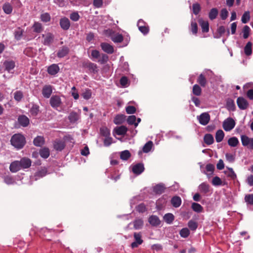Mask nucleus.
I'll use <instances>...</instances> for the list:
<instances>
[{"label": "nucleus", "instance_id": "nucleus-1", "mask_svg": "<svg viewBox=\"0 0 253 253\" xmlns=\"http://www.w3.org/2000/svg\"><path fill=\"white\" fill-rule=\"evenodd\" d=\"M11 144L16 148L21 149L24 146L26 141L24 136L21 134H14L10 140Z\"/></svg>", "mask_w": 253, "mask_h": 253}, {"label": "nucleus", "instance_id": "nucleus-2", "mask_svg": "<svg viewBox=\"0 0 253 253\" xmlns=\"http://www.w3.org/2000/svg\"><path fill=\"white\" fill-rule=\"evenodd\" d=\"M236 123L233 119L229 117L223 122L222 127L226 131H230L235 127Z\"/></svg>", "mask_w": 253, "mask_h": 253}, {"label": "nucleus", "instance_id": "nucleus-3", "mask_svg": "<svg viewBox=\"0 0 253 253\" xmlns=\"http://www.w3.org/2000/svg\"><path fill=\"white\" fill-rule=\"evenodd\" d=\"M241 140L243 146L249 149L253 150V138L249 137L246 135H242Z\"/></svg>", "mask_w": 253, "mask_h": 253}, {"label": "nucleus", "instance_id": "nucleus-4", "mask_svg": "<svg viewBox=\"0 0 253 253\" xmlns=\"http://www.w3.org/2000/svg\"><path fill=\"white\" fill-rule=\"evenodd\" d=\"M51 106L56 110L58 107H60L62 105V100L60 97L57 95H53L51 97L49 100Z\"/></svg>", "mask_w": 253, "mask_h": 253}, {"label": "nucleus", "instance_id": "nucleus-5", "mask_svg": "<svg viewBox=\"0 0 253 253\" xmlns=\"http://www.w3.org/2000/svg\"><path fill=\"white\" fill-rule=\"evenodd\" d=\"M133 237L134 238V241L131 244V247L132 248H135L141 245L143 243V241L142 239V235L140 232L134 233Z\"/></svg>", "mask_w": 253, "mask_h": 253}, {"label": "nucleus", "instance_id": "nucleus-6", "mask_svg": "<svg viewBox=\"0 0 253 253\" xmlns=\"http://www.w3.org/2000/svg\"><path fill=\"white\" fill-rule=\"evenodd\" d=\"M197 119L200 124L205 126L209 123L210 120V116L208 113H203L200 116H197Z\"/></svg>", "mask_w": 253, "mask_h": 253}, {"label": "nucleus", "instance_id": "nucleus-7", "mask_svg": "<svg viewBox=\"0 0 253 253\" xmlns=\"http://www.w3.org/2000/svg\"><path fill=\"white\" fill-rule=\"evenodd\" d=\"M42 43L44 45H49L53 41L54 36L50 33L42 35Z\"/></svg>", "mask_w": 253, "mask_h": 253}, {"label": "nucleus", "instance_id": "nucleus-8", "mask_svg": "<svg viewBox=\"0 0 253 253\" xmlns=\"http://www.w3.org/2000/svg\"><path fill=\"white\" fill-rule=\"evenodd\" d=\"M237 104L241 110H245L249 106V103L247 100L243 97H239L237 99Z\"/></svg>", "mask_w": 253, "mask_h": 253}, {"label": "nucleus", "instance_id": "nucleus-9", "mask_svg": "<svg viewBox=\"0 0 253 253\" xmlns=\"http://www.w3.org/2000/svg\"><path fill=\"white\" fill-rule=\"evenodd\" d=\"M132 172L136 175L140 174L144 170L143 164L138 163L131 166Z\"/></svg>", "mask_w": 253, "mask_h": 253}, {"label": "nucleus", "instance_id": "nucleus-10", "mask_svg": "<svg viewBox=\"0 0 253 253\" xmlns=\"http://www.w3.org/2000/svg\"><path fill=\"white\" fill-rule=\"evenodd\" d=\"M59 70L60 68L57 64H52L48 67L47 72L49 75L54 76L59 72Z\"/></svg>", "mask_w": 253, "mask_h": 253}, {"label": "nucleus", "instance_id": "nucleus-11", "mask_svg": "<svg viewBox=\"0 0 253 253\" xmlns=\"http://www.w3.org/2000/svg\"><path fill=\"white\" fill-rule=\"evenodd\" d=\"M52 92V87L50 85H44L42 89V94L44 97L48 98Z\"/></svg>", "mask_w": 253, "mask_h": 253}, {"label": "nucleus", "instance_id": "nucleus-12", "mask_svg": "<svg viewBox=\"0 0 253 253\" xmlns=\"http://www.w3.org/2000/svg\"><path fill=\"white\" fill-rule=\"evenodd\" d=\"M100 46L102 49L108 54H112L114 51L113 46L108 43L102 42L101 43Z\"/></svg>", "mask_w": 253, "mask_h": 253}, {"label": "nucleus", "instance_id": "nucleus-13", "mask_svg": "<svg viewBox=\"0 0 253 253\" xmlns=\"http://www.w3.org/2000/svg\"><path fill=\"white\" fill-rule=\"evenodd\" d=\"M29 107L30 108L29 112L31 116L36 117L39 113V106L33 103L29 104Z\"/></svg>", "mask_w": 253, "mask_h": 253}, {"label": "nucleus", "instance_id": "nucleus-14", "mask_svg": "<svg viewBox=\"0 0 253 253\" xmlns=\"http://www.w3.org/2000/svg\"><path fill=\"white\" fill-rule=\"evenodd\" d=\"M9 169L12 172H16L21 169L20 163L19 161H15L12 162L9 166Z\"/></svg>", "mask_w": 253, "mask_h": 253}, {"label": "nucleus", "instance_id": "nucleus-15", "mask_svg": "<svg viewBox=\"0 0 253 253\" xmlns=\"http://www.w3.org/2000/svg\"><path fill=\"white\" fill-rule=\"evenodd\" d=\"M19 161L21 169L29 168L32 164V162L30 159L27 158H23Z\"/></svg>", "mask_w": 253, "mask_h": 253}, {"label": "nucleus", "instance_id": "nucleus-16", "mask_svg": "<svg viewBox=\"0 0 253 253\" xmlns=\"http://www.w3.org/2000/svg\"><path fill=\"white\" fill-rule=\"evenodd\" d=\"M60 25L64 30H67L70 27V22L66 17L62 18L60 20Z\"/></svg>", "mask_w": 253, "mask_h": 253}, {"label": "nucleus", "instance_id": "nucleus-17", "mask_svg": "<svg viewBox=\"0 0 253 253\" xmlns=\"http://www.w3.org/2000/svg\"><path fill=\"white\" fill-rule=\"evenodd\" d=\"M127 128L124 126L116 127L114 128L113 133L119 135H124L126 133Z\"/></svg>", "mask_w": 253, "mask_h": 253}, {"label": "nucleus", "instance_id": "nucleus-18", "mask_svg": "<svg viewBox=\"0 0 253 253\" xmlns=\"http://www.w3.org/2000/svg\"><path fill=\"white\" fill-rule=\"evenodd\" d=\"M18 122L22 126L25 127L29 124V118L25 115H22L18 117Z\"/></svg>", "mask_w": 253, "mask_h": 253}, {"label": "nucleus", "instance_id": "nucleus-19", "mask_svg": "<svg viewBox=\"0 0 253 253\" xmlns=\"http://www.w3.org/2000/svg\"><path fill=\"white\" fill-rule=\"evenodd\" d=\"M54 148L58 151H62L65 147V142L61 140H55L53 144Z\"/></svg>", "mask_w": 253, "mask_h": 253}, {"label": "nucleus", "instance_id": "nucleus-20", "mask_svg": "<svg viewBox=\"0 0 253 253\" xmlns=\"http://www.w3.org/2000/svg\"><path fill=\"white\" fill-rule=\"evenodd\" d=\"M199 23L202 28L203 32L207 33L209 31V24L208 21H205L201 18L199 20Z\"/></svg>", "mask_w": 253, "mask_h": 253}, {"label": "nucleus", "instance_id": "nucleus-21", "mask_svg": "<svg viewBox=\"0 0 253 253\" xmlns=\"http://www.w3.org/2000/svg\"><path fill=\"white\" fill-rule=\"evenodd\" d=\"M198 188L200 192L204 194H207L210 192V185L205 182L201 183Z\"/></svg>", "mask_w": 253, "mask_h": 253}, {"label": "nucleus", "instance_id": "nucleus-22", "mask_svg": "<svg viewBox=\"0 0 253 253\" xmlns=\"http://www.w3.org/2000/svg\"><path fill=\"white\" fill-rule=\"evenodd\" d=\"M149 222L152 226H158L160 224L159 217L156 215H152L149 218Z\"/></svg>", "mask_w": 253, "mask_h": 253}, {"label": "nucleus", "instance_id": "nucleus-23", "mask_svg": "<svg viewBox=\"0 0 253 253\" xmlns=\"http://www.w3.org/2000/svg\"><path fill=\"white\" fill-rule=\"evenodd\" d=\"M164 221L169 224H170L172 223L174 219V216L171 213H168L165 214L164 216Z\"/></svg>", "mask_w": 253, "mask_h": 253}, {"label": "nucleus", "instance_id": "nucleus-24", "mask_svg": "<svg viewBox=\"0 0 253 253\" xmlns=\"http://www.w3.org/2000/svg\"><path fill=\"white\" fill-rule=\"evenodd\" d=\"M3 65L5 67V70L8 72H10L12 69L15 67V62L13 61H5Z\"/></svg>", "mask_w": 253, "mask_h": 253}, {"label": "nucleus", "instance_id": "nucleus-25", "mask_svg": "<svg viewBox=\"0 0 253 253\" xmlns=\"http://www.w3.org/2000/svg\"><path fill=\"white\" fill-rule=\"evenodd\" d=\"M171 203L174 207L178 208L181 204V199L179 197L174 196L171 199Z\"/></svg>", "mask_w": 253, "mask_h": 253}, {"label": "nucleus", "instance_id": "nucleus-26", "mask_svg": "<svg viewBox=\"0 0 253 253\" xmlns=\"http://www.w3.org/2000/svg\"><path fill=\"white\" fill-rule=\"evenodd\" d=\"M191 208L194 211L200 213L203 211V207L197 203H193L191 205Z\"/></svg>", "mask_w": 253, "mask_h": 253}, {"label": "nucleus", "instance_id": "nucleus-27", "mask_svg": "<svg viewBox=\"0 0 253 253\" xmlns=\"http://www.w3.org/2000/svg\"><path fill=\"white\" fill-rule=\"evenodd\" d=\"M224 137V133L221 129L218 130L215 133V140L218 143L222 141Z\"/></svg>", "mask_w": 253, "mask_h": 253}, {"label": "nucleus", "instance_id": "nucleus-28", "mask_svg": "<svg viewBox=\"0 0 253 253\" xmlns=\"http://www.w3.org/2000/svg\"><path fill=\"white\" fill-rule=\"evenodd\" d=\"M79 115L74 112H71L68 116V119L71 123L76 122L79 120Z\"/></svg>", "mask_w": 253, "mask_h": 253}, {"label": "nucleus", "instance_id": "nucleus-29", "mask_svg": "<svg viewBox=\"0 0 253 253\" xmlns=\"http://www.w3.org/2000/svg\"><path fill=\"white\" fill-rule=\"evenodd\" d=\"M239 143L238 138L235 136L232 137L228 140V144L233 147H236Z\"/></svg>", "mask_w": 253, "mask_h": 253}, {"label": "nucleus", "instance_id": "nucleus-30", "mask_svg": "<svg viewBox=\"0 0 253 253\" xmlns=\"http://www.w3.org/2000/svg\"><path fill=\"white\" fill-rule=\"evenodd\" d=\"M206 169L207 173H205L207 174L208 178H210L213 174L214 170V166L212 164H209L207 165Z\"/></svg>", "mask_w": 253, "mask_h": 253}, {"label": "nucleus", "instance_id": "nucleus-31", "mask_svg": "<svg viewBox=\"0 0 253 253\" xmlns=\"http://www.w3.org/2000/svg\"><path fill=\"white\" fill-rule=\"evenodd\" d=\"M34 144L36 146H41L44 144V138L41 136H38L34 140Z\"/></svg>", "mask_w": 253, "mask_h": 253}, {"label": "nucleus", "instance_id": "nucleus-32", "mask_svg": "<svg viewBox=\"0 0 253 253\" xmlns=\"http://www.w3.org/2000/svg\"><path fill=\"white\" fill-rule=\"evenodd\" d=\"M111 39L114 42H121L123 40V37L121 34L117 33L111 35Z\"/></svg>", "mask_w": 253, "mask_h": 253}, {"label": "nucleus", "instance_id": "nucleus-33", "mask_svg": "<svg viewBox=\"0 0 253 253\" xmlns=\"http://www.w3.org/2000/svg\"><path fill=\"white\" fill-rule=\"evenodd\" d=\"M204 140L205 143L208 145L212 144L214 142L213 137L211 134H206L204 136Z\"/></svg>", "mask_w": 253, "mask_h": 253}, {"label": "nucleus", "instance_id": "nucleus-34", "mask_svg": "<svg viewBox=\"0 0 253 253\" xmlns=\"http://www.w3.org/2000/svg\"><path fill=\"white\" fill-rule=\"evenodd\" d=\"M165 187L162 184H158L153 187V191L157 194H161L164 191Z\"/></svg>", "mask_w": 253, "mask_h": 253}, {"label": "nucleus", "instance_id": "nucleus-35", "mask_svg": "<svg viewBox=\"0 0 253 253\" xmlns=\"http://www.w3.org/2000/svg\"><path fill=\"white\" fill-rule=\"evenodd\" d=\"M224 173L227 177H230L232 179H234L236 178V174L232 168H228L227 170L224 171Z\"/></svg>", "mask_w": 253, "mask_h": 253}, {"label": "nucleus", "instance_id": "nucleus-36", "mask_svg": "<svg viewBox=\"0 0 253 253\" xmlns=\"http://www.w3.org/2000/svg\"><path fill=\"white\" fill-rule=\"evenodd\" d=\"M91 90L88 88L85 89L81 94L82 96L85 100L89 99L91 97Z\"/></svg>", "mask_w": 253, "mask_h": 253}, {"label": "nucleus", "instance_id": "nucleus-37", "mask_svg": "<svg viewBox=\"0 0 253 253\" xmlns=\"http://www.w3.org/2000/svg\"><path fill=\"white\" fill-rule=\"evenodd\" d=\"M69 52V49L67 47H63L61 49L59 50L57 53L58 57L62 58L66 56Z\"/></svg>", "mask_w": 253, "mask_h": 253}, {"label": "nucleus", "instance_id": "nucleus-38", "mask_svg": "<svg viewBox=\"0 0 253 253\" xmlns=\"http://www.w3.org/2000/svg\"><path fill=\"white\" fill-rule=\"evenodd\" d=\"M130 156L131 154L128 150H124L120 153V158L123 160H127Z\"/></svg>", "mask_w": 253, "mask_h": 253}, {"label": "nucleus", "instance_id": "nucleus-39", "mask_svg": "<svg viewBox=\"0 0 253 253\" xmlns=\"http://www.w3.org/2000/svg\"><path fill=\"white\" fill-rule=\"evenodd\" d=\"M46 174L47 170L45 169H42L41 170H39L36 173L35 175V180H37L38 178L45 176Z\"/></svg>", "mask_w": 253, "mask_h": 253}, {"label": "nucleus", "instance_id": "nucleus-40", "mask_svg": "<svg viewBox=\"0 0 253 253\" xmlns=\"http://www.w3.org/2000/svg\"><path fill=\"white\" fill-rule=\"evenodd\" d=\"M39 153L42 158L46 159L49 156V150L47 148H43L40 150Z\"/></svg>", "mask_w": 253, "mask_h": 253}, {"label": "nucleus", "instance_id": "nucleus-41", "mask_svg": "<svg viewBox=\"0 0 253 253\" xmlns=\"http://www.w3.org/2000/svg\"><path fill=\"white\" fill-rule=\"evenodd\" d=\"M2 9L4 12L7 14H9L12 11V7L9 3H5L3 5Z\"/></svg>", "mask_w": 253, "mask_h": 253}, {"label": "nucleus", "instance_id": "nucleus-42", "mask_svg": "<svg viewBox=\"0 0 253 253\" xmlns=\"http://www.w3.org/2000/svg\"><path fill=\"white\" fill-rule=\"evenodd\" d=\"M125 116L123 115H117L114 120V123L115 124L119 125L123 123L125 121Z\"/></svg>", "mask_w": 253, "mask_h": 253}, {"label": "nucleus", "instance_id": "nucleus-43", "mask_svg": "<svg viewBox=\"0 0 253 253\" xmlns=\"http://www.w3.org/2000/svg\"><path fill=\"white\" fill-rule=\"evenodd\" d=\"M252 42H249L247 43V44L246 45V46L244 48L245 53L247 56L251 55V54L252 53Z\"/></svg>", "mask_w": 253, "mask_h": 253}, {"label": "nucleus", "instance_id": "nucleus-44", "mask_svg": "<svg viewBox=\"0 0 253 253\" xmlns=\"http://www.w3.org/2000/svg\"><path fill=\"white\" fill-rule=\"evenodd\" d=\"M153 144L151 141L147 142L143 147V151L144 153H148L150 152L153 147Z\"/></svg>", "mask_w": 253, "mask_h": 253}, {"label": "nucleus", "instance_id": "nucleus-45", "mask_svg": "<svg viewBox=\"0 0 253 253\" xmlns=\"http://www.w3.org/2000/svg\"><path fill=\"white\" fill-rule=\"evenodd\" d=\"M179 234L181 237L186 238L190 235V231L187 228H183L180 230Z\"/></svg>", "mask_w": 253, "mask_h": 253}, {"label": "nucleus", "instance_id": "nucleus-46", "mask_svg": "<svg viewBox=\"0 0 253 253\" xmlns=\"http://www.w3.org/2000/svg\"><path fill=\"white\" fill-rule=\"evenodd\" d=\"M218 14V10L215 8H212L209 14V18L211 20H213L216 18L217 15Z\"/></svg>", "mask_w": 253, "mask_h": 253}, {"label": "nucleus", "instance_id": "nucleus-47", "mask_svg": "<svg viewBox=\"0 0 253 253\" xmlns=\"http://www.w3.org/2000/svg\"><path fill=\"white\" fill-rule=\"evenodd\" d=\"M143 225V221L141 219L135 220L133 222L134 228L135 229H139L142 228Z\"/></svg>", "mask_w": 253, "mask_h": 253}, {"label": "nucleus", "instance_id": "nucleus-48", "mask_svg": "<svg viewBox=\"0 0 253 253\" xmlns=\"http://www.w3.org/2000/svg\"><path fill=\"white\" fill-rule=\"evenodd\" d=\"M250 14L249 11L245 12V13L242 15L241 21L243 23H247L250 20Z\"/></svg>", "mask_w": 253, "mask_h": 253}, {"label": "nucleus", "instance_id": "nucleus-49", "mask_svg": "<svg viewBox=\"0 0 253 253\" xmlns=\"http://www.w3.org/2000/svg\"><path fill=\"white\" fill-rule=\"evenodd\" d=\"M190 30L193 34L196 35L198 32V26L195 20L191 21Z\"/></svg>", "mask_w": 253, "mask_h": 253}, {"label": "nucleus", "instance_id": "nucleus-50", "mask_svg": "<svg viewBox=\"0 0 253 253\" xmlns=\"http://www.w3.org/2000/svg\"><path fill=\"white\" fill-rule=\"evenodd\" d=\"M136 118L135 116L132 115L128 117L127 122L129 125H134L135 126H138V123H136Z\"/></svg>", "mask_w": 253, "mask_h": 253}, {"label": "nucleus", "instance_id": "nucleus-51", "mask_svg": "<svg viewBox=\"0 0 253 253\" xmlns=\"http://www.w3.org/2000/svg\"><path fill=\"white\" fill-rule=\"evenodd\" d=\"M212 184L214 186H217L222 185L221 179L218 176H215L212 180Z\"/></svg>", "mask_w": 253, "mask_h": 253}, {"label": "nucleus", "instance_id": "nucleus-52", "mask_svg": "<svg viewBox=\"0 0 253 253\" xmlns=\"http://www.w3.org/2000/svg\"><path fill=\"white\" fill-rule=\"evenodd\" d=\"M100 133L102 135L107 137L110 135L109 129L106 127H102L100 129Z\"/></svg>", "mask_w": 253, "mask_h": 253}, {"label": "nucleus", "instance_id": "nucleus-53", "mask_svg": "<svg viewBox=\"0 0 253 253\" xmlns=\"http://www.w3.org/2000/svg\"><path fill=\"white\" fill-rule=\"evenodd\" d=\"M225 158L228 162L229 163H233L234 162L235 159V154L227 153L225 154Z\"/></svg>", "mask_w": 253, "mask_h": 253}, {"label": "nucleus", "instance_id": "nucleus-54", "mask_svg": "<svg viewBox=\"0 0 253 253\" xmlns=\"http://www.w3.org/2000/svg\"><path fill=\"white\" fill-rule=\"evenodd\" d=\"M189 228L192 230H195L198 227L197 223L192 220H190L188 223Z\"/></svg>", "mask_w": 253, "mask_h": 253}, {"label": "nucleus", "instance_id": "nucleus-55", "mask_svg": "<svg viewBox=\"0 0 253 253\" xmlns=\"http://www.w3.org/2000/svg\"><path fill=\"white\" fill-rule=\"evenodd\" d=\"M198 82L202 86H205L206 83V79L202 74H201L198 78Z\"/></svg>", "mask_w": 253, "mask_h": 253}, {"label": "nucleus", "instance_id": "nucleus-56", "mask_svg": "<svg viewBox=\"0 0 253 253\" xmlns=\"http://www.w3.org/2000/svg\"><path fill=\"white\" fill-rule=\"evenodd\" d=\"M23 97V94L21 91H16L14 94V98L17 101H20Z\"/></svg>", "mask_w": 253, "mask_h": 253}, {"label": "nucleus", "instance_id": "nucleus-57", "mask_svg": "<svg viewBox=\"0 0 253 253\" xmlns=\"http://www.w3.org/2000/svg\"><path fill=\"white\" fill-rule=\"evenodd\" d=\"M34 31L37 33H40L42 31V26L41 23L35 22L33 25Z\"/></svg>", "mask_w": 253, "mask_h": 253}, {"label": "nucleus", "instance_id": "nucleus-58", "mask_svg": "<svg viewBox=\"0 0 253 253\" xmlns=\"http://www.w3.org/2000/svg\"><path fill=\"white\" fill-rule=\"evenodd\" d=\"M193 93L197 96H199L201 93V88L197 84H195L193 87Z\"/></svg>", "mask_w": 253, "mask_h": 253}, {"label": "nucleus", "instance_id": "nucleus-59", "mask_svg": "<svg viewBox=\"0 0 253 253\" xmlns=\"http://www.w3.org/2000/svg\"><path fill=\"white\" fill-rule=\"evenodd\" d=\"M192 9L193 13L195 15L198 14L199 13L201 9L200 4L198 3H194L192 5Z\"/></svg>", "mask_w": 253, "mask_h": 253}, {"label": "nucleus", "instance_id": "nucleus-60", "mask_svg": "<svg viewBox=\"0 0 253 253\" xmlns=\"http://www.w3.org/2000/svg\"><path fill=\"white\" fill-rule=\"evenodd\" d=\"M41 19L42 21L47 22L50 21V16L48 13H44L41 15Z\"/></svg>", "mask_w": 253, "mask_h": 253}, {"label": "nucleus", "instance_id": "nucleus-61", "mask_svg": "<svg viewBox=\"0 0 253 253\" xmlns=\"http://www.w3.org/2000/svg\"><path fill=\"white\" fill-rule=\"evenodd\" d=\"M250 28L248 26H245L243 30V38L247 39L249 36Z\"/></svg>", "mask_w": 253, "mask_h": 253}, {"label": "nucleus", "instance_id": "nucleus-62", "mask_svg": "<svg viewBox=\"0 0 253 253\" xmlns=\"http://www.w3.org/2000/svg\"><path fill=\"white\" fill-rule=\"evenodd\" d=\"M87 67L89 70L92 72L96 73L97 72V66L95 64L89 62L88 64Z\"/></svg>", "mask_w": 253, "mask_h": 253}, {"label": "nucleus", "instance_id": "nucleus-63", "mask_svg": "<svg viewBox=\"0 0 253 253\" xmlns=\"http://www.w3.org/2000/svg\"><path fill=\"white\" fill-rule=\"evenodd\" d=\"M80 15L77 12H74L70 14V18L73 21H77L80 19Z\"/></svg>", "mask_w": 253, "mask_h": 253}, {"label": "nucleus", "instance_id": "nucleus-64", "mask_svg": "<svg viewBox=\"0 0 253 253\" xmlns=\"http://www.w3.org/2000/svg\"><path fill=\"white\" fill-rule=\"evenodd\" d=\"M246 202L251 205H253V194L246 195L245 197Z\"/></svg>", "mask_w": 253, "mask_h": 253}]
</instances>
